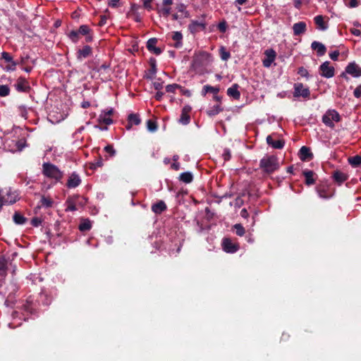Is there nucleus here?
Here are the masks:
<instances>
[{
	"label": "nucleus",
	"mask_w": 361,
	"mask_h": 361,
	"mask_svg": "<svg viewBox=\"0 0 361 361\" xmlns=\"http://www.w3.org/2000/svg\"><path fill=\"white\" fill-rule=\"evenodd\" d=\"M16 90L20 92H28L31 89L29 82L24 78L20 77L14 85Z\"/></svg>",
	"instance_id": "9d476101"
},
{
	"label": "nucleus",
	"mask_w": 361,
	"mask_h": 361,
	"mask_svg": "<svg viewBox=\"0 0 361 361\" xmlns=\"http://www.w3.org/2000/svg\"><path fill=\"white\" fill-rule=\"evenodd\" d=\"M310 91L308 87H304L302 83L297 82L294 84V97H302L307 99L310 97Z\"/></svg>",
	"instance_id": "423d86ee"
},
{
	"label": "nucleus",
	"mask_w": 361,
	"mask_h": 361,
	"mask_svg": "<svg viewBox=\"0 0 361 361\" xmlns=\"http://www.w3.org/2000/svg\"><path fill=\"white\" fill-rule=\"evenodd\" d=\"M345 73L341 74L342 77H346L345 73L352 75L354 78H358L361 76V68L356 64L355 62L350 63L345 68Z\"/></svg>",
	"instance_id": "0eeeda50"
},
{
	"label": "nucleus",
	"mask_w": 361,
	"mask_h": 361,
	"mask_svg": "<svg viewBox=\"0 0 361 361\" xmlns=\"http://www.w3.org/2000/svg\"><path fill=\"white\" fill-rule=\"evenodd\" d=\"M78 32L80 35H87L90 34V29L89 26H87V25H82L80 26Z\"/></svg>",
	"instance_id": "a18cd8bd"
},
{
	"label": "nucleus",
	"mask_w": 361,
	"mask_h": 361,
	"mask_svg": "<svg viewBox=\"0 0 361 361\" xmlns=\"http://www.w3.org/2000/svg\"><path fill=\"white\" fill-rule=\"evenodd\" d=\"M298 73L301 77L306 78L307 79H309L310 77L308 71L304 67H300L298 70Z\"/></svg>",
	"instance_id": "de8ad7c7"
},
{
	"label": "nucleus",
	"mask_w": 361,
	"mask_h": 361,
	"mask_svg": "<svg viewBox=\"0 0 361 361\" xmlns=\"http://www.w3.org/2000/svg\"><path fill=\"white\" fill-rule=\"evenodd\" d=\"M234 228L235 230V233L239 236H243L245 234V228L243 226L240 224H237L234 225Z\"/></svg>",
	"instance_id": "49530a36"
},
{
	"label": "nucleus",
	"mask_w": 361,
	"mask_h": 361,
	"mask_svg": "<svg viewBox=\"0 0 361 361\" xmlns=\"http://www.w3.org/2000/svg\"><path fill=\"white\" fill-rule=\"evenodd\" d=\"M157 42V39L156 38H150L147 42V48L154 54L159 55L162 51L160 48L156 47Z\"/></svg>",
	"instance_id": "aec40b11"
},
{
	"label": "nucleus",
	"mask_w": 361,
	"mask_h": 361,
	"mask_svg": "<svg viewBox=\"0 0 361 361\" xmlns=\"http://www.w3.org/2000/svg\"><path fill=\"white\" fill-rule=\"evenodd\" d=\"M348 161L353 166H358L361 164V157L357 155L350 157Z\"/></svg>",
	"instance_id": "e433bc0d"
},
{
	"label": "nucleus",
	"mask_w": 361,
	"mask_h": 361,
	"mask_svg": "<svg viewBox=\"0 0 361 361\" xmlns=\"http://www.w3.org/2000/svg\"><path fill=\"white\" fill-rule=\"evenodd\" d=\"M128 124L126 126L128 130L131 128L132 125H139L141 122V120L137 114H130L128 118Z\"/></svg>",
	"instance_id": "393cba45"
},
{
	"label": "nucleus",
	"mask_w": 361,
	"mask_h": 361,
	"mask_svg": "<svg viewBox=\"0 0 361 361\" xmlns=\"http://www.w3.org/2000/svg\"><path fill=\"white\" fill-rule=\"evenodd\" d=\"M218 29L221 32H225L227 29V24L226 21L220 22L217 25Z\"/></svg>",
	"instance_id": "4d7b16f0"
},
{
	"label": "nucleus",
	"mask_w": 361,
	"mask_h": 361,
	"mask_svg": "<svg viewBox=\"0 0 361 361\" xmlns=\"http://www.w3.org/2000/svg\"><path fill=\"white\" fill-rule=\"evenodd\" d=\"M147 129L150 132H155L157 129V126L155 122L149 120L147 121Z\"/></svg>",
	"instance_id": "09e8293b"
},
{
	"label": "nucleus",
	"mask_w": 361,
	"mask_h": 361,
	"mask_svg": "<svg viewBox=\"0 0 361 361\" xmlns=\"http://www.w3.org/2000/svg\"><path fill=\"white\" fill-rule=\"evenodd\" d=\"M344 4L349 8H355L358 6L357 0H348V1L344 2Z\"/></svg>",
	"instance_id": "6e6d98bb"
},
{
	"label": "nucleus",
	"mask_w": 361,
	"mask_h": 361,
	"mask_svg": "<svg viewBox=\"0 0 361 361\" xmlns=\"http://www.w3.org/2000/svg\"><path fill=\"white\" fill-rule=\"evenodd\" d=\"M260 169L267 173H272L279 168L277 157L274 155L265 156L259 161Z\"/></svg>",
	"instance_id": "7ed1b4c3"
},
{
	"label": "nucleus",
	"mask_w": 361,
	"mask_h": 361,
	"mask_svg": "<svg viewBox=\"0 0 361 361\" xmlns=\"http://www.w3.org/2000/svg\"><path fill=\"white\" fill-rule=\"evenodd\" d=\"M16 66H17V62L12 61V63H9V64L4 68V70L8 72L13 71L16 70Z\"/></svg>",
	"instance_id": "603ef678"
},
{
	"label": "nucleus",
	"mask_w": 361,
	"mask_h": 361,
	"mask_svg": "<svg viewBox=\"0 0 361 361\" xmlns=\"http://www.w3.org/2000/svg\"><path fill=\"white\" fill-rule=\"evenodd\" d=\"M10 94V88L6 85H0V97H6Z\"/></svg>",
	"instance_id": "37998d69"
},
{
	"label": "nucleus",
	"mask_w": 361,
	"mask_h": 361,
	"mask_svg": "<svg viewBox=\"0 0 361 361\" xmlns=\"http://www.w3.org/2000/svg\"><path fill=\"white\" fill-rule=\"evenodd\" d=\"M18 109L20 116L26 119L27 117V112L30 109L27 108L25 105H20Z\"/></svg>",
	"instance_id": "a19ab883"
},
{
	"label": "nucleus",
	"mask_w": 361,
	"mask_h": 361,
	"mask_svg": "<svg viewBox=\"0 0 361 361\" xmlns=\"http://www.w3.org/2000/svg\"><path fill=\"white\" fill-rule=\"evenodd\" d=\"M171 38L175 41L174 47L179 49L183 46V35L180 32L176 31L171 33Z\"/></svg>",
	"instance_id": "b1692460"
},
{
	"label": "nucleus",
	"mask_w": 361,
	"mask_h": 361,
	"mask_svg": "<svg viewBox=\"0 0 361 361\" xmlns=\"http://www.w3.org/2000/svg\"><path fill=\"white\" fill-rule=\"evenodd\" d=\"M219 54L222 61H226L231 58V54L224 47L219 49Z\"/></svg>",
	"instance_id": "473e14b6"
},
{
	"label": "nucleus",
	"mask_w": 361,
	"mask_h": 361,
	"mask_svg": "<svg viewBox=\"0 0 361 361\" xmlns=\"http://www.w3.org/2000/svg\"><path fill=\"white\" fill-rule=\"evenodd\" d=\"M153 86L154 87L155 90H160L162 89L163 87V82H161V81H155L154 82H153Z\"/></svg>",
	"instance_id": "0e129e2a"
},
{
	"label": "nucleus",
	"mask_w": 361,
	"mask_h": 361,
	"mask_svg": "<svg viewBox=\"0 0 361 361\" xmlns=\"http://www.w3.org/2000/svg\"><path fill=\"white\" fill-rule=\"evenodd\" d=\"M212 62V56L206 51L195 53L192 56V69L197 74L202 75L207 72L208 66Z\"/></svg>",
	"instance_id": "f03ea898"
},
{
	"label": "nucleus",
	"mask_w": 361,
	"mask_h": 361,
	"mask_svg": "<svg viewBox=\"0 0 361 361\" xmlns=\"http://www.w3.org/2000/svg\"><path fill=\"white\" fill-rule=\"evenodd\" d=\"M311 48L317 51L319 56L324 55L326 51V47L322 43L317 41H314L312 43Z\"/></svg>",
	"instance_id": "412c9836"
},
{
	"label": "nucleus",
	"mask_w": 361,
	"mask_h": 361,
	"mask_svg": "<svg viewBox=\"0 0 361 361\" xmlns=\"http://www.w3.org/2000/svg\"><path fill=\"white\" fill-rule=\"evenodd\" d=\"M164 96V92H161L160 90L157 91V92L154 95V98L158 100V101H160L162 97Z\"/></svg>",
	"instance_id": "69168bd1"
},
{
	"label": "nucleus",
	"mask_w": 361,
	"mask_h": 361,
	"mask_svg": "<svg viewBox=\"0 0 361 361\" xmlns=\"http://www.w3.org/2000/svg\"><path fill=\"white\" fill-rule=\"evenodd\" d=\"M13 219L15 224L18 225H23L27 221V219L18 212L13 214Z\"/></svg>",
	"instance_id": "c85d7f7f"
},
{
	"label": "nucleus",
	"mask_w": 361,
	"mask_h": 361,
	"mask_svg": "<svg viewBox=\"0 0 361 361\" xmlns=\"http://www.w3.org/2000/svg\"><path fill=\"white\" fill-rule=\"evenodd\" d=\"M338 56H339V51L338 50H335V51L329 53V57L333 61H337Z\"/></svg>",
	"instance_id": "680f3d73"
},
{
	"label": "nucleus",
	"mask_w": 361,
	"mask_h": 361,
	"mask_svg": "<svg viewBox=\"0 0 361 361\" xmlns=\"http://www.w3.org/2000/svg\"><path fill=\"white\" fill-rule=\"evenodd\" d=\"M2 139L4 148L8 152L15 153L20 152L25 147V140L17 136V130H13L5 135Z\"/></svg>",
	"instance_id": "f257e3e1"
},
{
	"label": "nucleus",
	"mask_w": 361,
	"mask_h": 361,
	"mask_svg": "<svg viewBox=\"0 0 361 361\" xmlns=\"http://www.w3.org/2000/svg\"><path fill=\"white\" fill-rule=\"evenodd\" d=\"M274 135H269L267 137V144L273 147L274 149H281L284 147L285 142L282 140H274L273 139Z\"/></svg>",
	"instance_id": "f3484780"
},
{
	"label": "nucleus",
	"mask_w": 361,
	"mask_h": 361,
	"mask_svg": "<svg viewBox=\"0 0 361 361\" xmlns=\"http://www.w3.org/2000/svg\"><path fill=\"white\" fill-rule=\"evenodd\" d=\"M154 0H142L143 7L147 11L152 10V3Z\"/></svg>",
	"instance_id": "3c124183"
},
{
	"label": "nucleus",
	"mask_w": 361,
	"mask_h": 361,
	"mask_svg": "<svg viewBox=\"0 0 361 361\" xmlns=\"http://www.w3.org/2000/svg\"><path fill=\"white\" fill-rule=\"evenodd\" d=\"M1 59L5 60V61L8 63H12V61H14L13 60L12 56L8 52L6 51H3L1 53Z\"/></svg>",
	"instance_id": "8fccbe9b"
},
{
	"label": "nucleus",
	"mask_w": 361,
	"mask_h": 361,
	"mask_svg": "<svg viewBox=\"0 0 361 361\" xmlns=\"http://www.w3.org/2000/svg\"><path fill=\"white\" fill-rule=\"evenodd\" d=\"M99 121L106 125H110L113 123V120L110 118V116H107L103 111H102L101 114L99 115Z\"/></svg>",
	"instance_id": "72a5a7b5"
},
{
	"label": "nucleus",
	"mask_w": 361,
	"mask_h": 361,
	"mask_svg": "<svg viewBox=\"0 0 361 361\" xmlns=\"http://www.w3.org/2000/svg\"><path fill=\"white\" fill-rule=\"evenodd\" d=\"M190 121V116L188 114H185L181 112L180 117L179 118V123H182L183 125H187Z\"/></svg>",
	"instance_id": "79ce46f5"
},
{
	"label": "nucleus",
	"mask_w": 361,
	"mask_h": 361,
	"mask_svg": "<svg viewBox=\"0 0 361 361\" xmlns=\"http://www.w3.org/2000/svg\"><path fill=\"white\" fill-rule=\"evenodd\" d=\"M319 71L321 75L324 78H331L334 76V68L330 66V63L329 61L324 62L319 66Z\"/></svg>",
	"instance_id": "6e6552de"
},
{
	"label": "nucleus",
	"mask_w": 361,
	"mask_h": 361,
	"mask_svg": "<svg viewBox=\"0 0 361 361\" xmlns=\"http://www.w3.org/2000/svg\"><path fill=\"white\" fill-rule=\"evenodd\" d=\"M265 57L262 61L263 66L265 68H269L275 61L276 53L273 49H269L264 51Z\"/></svg>",
	"instance_id": "9b49d317"
},
{
	"label": "nucleus",
	"mask_w": 361,
	"mask_h": 361,
	"mask_svg": "<svg viewBox=\"0 0 361 361\" xmlns=\"http://www.w3.org/2000/svg\"><path fill=\"white\" fill-rule=\"evenodd\" d=\"M43 174L49 178L55 180L56 182L61 181L63 176V173L54 164L51 163H44L42 165Z\"/></svg>",
	"instance_id": "20e7f679"
},
{
	"label": "nucleus",
	"mask_w": 361,
	"mask_h": 361,
	"mask_svg": "<svg viewBox=\"0 0 361 361\" xmlns=\"http://www.w3.org/2000/svg\"><path fill=\"white\" fill-rule=\"evenodd\" d=\"M79 35L78 30H71L68 36L73 43H77L79 40Z\"/></svg>",
	"instance_id": "4c0bfd02"
},
{
	"label": "nucleus",
	"mask_w": 361,
	"mask_h": 361,
	"mask_svg": "<svg viewBox=\"0 0 361 361\" xmlns=\"http://www.w3.org/2000/svg\"><path fill=\"white\" fill-rule=\"evenodd\" d=\"M3 205L4 204H12L19 199L18 193L16 190H11V188L8 189L6 192V195L2 197Z\"/></svg>",
	"instance_id": "1a4fd4ad"
},
{
	"label": "nucleus",
	"mask_w": 361,
	"mask_h": 361,
	"mask_svg": "<svg viewBox=\"0 0 361 361\" xmlns=\"http://www.w3.org/2000/svg\"><path fill=\"white\" fill-rule=\"evenodd\" d=\"M162 12L164 16H169L171 13V8L169 6H164Z\"/></svg>",
	"instance_id": "338daca9"
},
{
	"label": "nucleus",
	"mask_w": 361,
	"mask_h": 361,
	"mask_svg": "<svg viewBox=\"0 0 361 361\" xmlns=\"http://www.w3.org/2000/svg\"><path fill=\"white\" fill-rule=\"evenodd\" d=\"M206 27V25L203 22H200L198 20H192L191 23L188 25V30L191 33H196L199 31V30H204Z\"/></svg>",
	"instance_id": "6ab92c4d"
},
{
	"label": "nucleus",
	"mask_w": 361,
	"mask_h": 361,
	"mask_svg": "<svg viewBox=\"0 0 361 361\" xmlns=\"http://www.w3.org/2000/svg\"><path fill=\"white\" fill-rule=\"evenodd\" d=\"M104 151L109 153L111 157H114L116 154V150L114 149L112 145H106L104 147Z\"/></svg>",
	"instance_id": "864d4df0"
},
{
	"label": "nucleus",
	"mask_w": 361,
	"mask_h": 361,
	"mask_svg": "<svg viewBox=\"0 0 361 361\" xmlns=\"http://www.w3.org/2000/svg\"><path fill=\"white\" fill-rule=\"evenodd\" d=\"M191 109H192V108H191L190 106L185 105V106H183L181 112L189 114V113L190 112Z\"/></svg>",
	"instance_id": "774afa93"
},
{
	"label": "nucleus",
	"mask_w": 361,
	"mask_h": 361,
	"mask_svg": "<svg viewBox=\"0 0 361 361\" xmlns=\"http://www.w3.org/2000/svg\"><path fill=\"white\" fill-rule=\"evenodd\" d=\"M302 174L307 185H312L315 183L317 175L313 171L305 169L302 171Z\"/></svg>",
	"instance_id": "2eb2a0df"
},
{
	"label": "nucleus",
	"mask_w": 361,
	"mask_h": 361,
	"mask_svg": "<svg viewBox=\"0 0 361 361\" xmlns=\"http://www.w3.org/2000/svg\"><path fill=\"white\" fill-rule=\"evenodd\" d=\"M31 224L35 227H38L42 224V220L38 217L33 218L31 220Z\"/></svg>",
	"instance_id": "052dcab7"
},
{
	"label": "nucleus",
	"mask_w": 361,
	"mask_h": 361,
	"mask_svg": "<svg viewBox=\"0 0 361 361\" xmlns=\"http://www.w3.org/2000/svg\"><path fill=\"white\" fill-rule=\"evenodd\" d=\"M313 157L312 153L310 152L309 147L302 146L300 149V158L301 160L305 161L311 159Z\"/></svg>",
	"instance_id": "bb28decb"
},
{
	"label": "nucleus",
	"mask_w": 361,
	"mask_h": 361,
	"mask_svg": "<svg viewBox=\"0 0 361 361\" xmlns=\"http://www.w3.org/2000/svg\"><path fill=\"white\" fill-rule=\"evenodd\" d=\"M219 92V89L210 85H204L203 87L202 94L205 95L208 92H212L216 94Z\"/></svg>",
	"instance_id": "ea45409f"
},
{
	"label": "nucleus",
	"mask_w": 361,
	"mask_h": 361,
	"mask_svg": "<svg viewBox=\"0 0 361 361\" xmlns=\"http://www.w3.org/2000/svg\"><path fill=\"white\" fill-rule=\"evenodd\" d=\"M224 251L227 253H235L238 250V246L229 238H224L222 241Z\"/></svg>",
	"instance_id": "ddd939ff"
},
{
	"label": "nucleus",
	"mask_w": 361,
	"mask_h": 361,
	"mask_svg": "<svg viewBox=\"0 0 361 361\" xmlns=\"http://www.w3.org/2000/svg\"><path fill=\"white\" fill-rule=\"evenodd\" d=\"M221 111H222V109L220 107V105L216 104V105H214L213 106L210 107L207 110V113L209 116H213L218 114Z\"/></svg>",
	"instance_id": "2f4dec72"
},
{
	"label": "nucleus",
	"mask_w": 361,
	"mask_h": 361,
	"mask_svg": "<svg viewBox=\"0 0 361 361\" xmlns=\"http://www.w3.org/2000/svg\"><path fill=\"white\" fill-rule=\"evenodd\" d=\"M353 95L356 98H360L361 97V84L355 89Z\"/></svg>",
	"instance_id": "e2e57ef3"
},
{
	"label": "nucleus",
	"mask_w": 361,
	"mask_h": 361,
	"mask_svg": "<svg viewBox=\"0 0 361 361\" xmlns=\"http://www.w3.org/2000/svg\"><path fill=\"white\" fill-rule=\"evenodd\" d=\"M176 8L178 12L183 13L185 18L189 17V12L186 10V6L184 4H178Z\"/></svg>",
	"instance_id": "58836bf2"
},
{
	"label": "nucleus",
	"mask_w": 361,
	"mask_h": 361,
	"mask_svg": "<svg viewBox=\"0 0 361 361\" xmlns=\"http://www.w3.org/2000/svg\"><path fill=\"white\" fill-rule=\"evenodd\" d=\"M223 158L224 159V161H228L230 160L231 157V151L229 149H225L224 152H223Z\"/></svg>",
	"instance_id": "13d9d810"
},
{
	"label": "nucleus",
	"mask_w": 361,
	"mask_h": 361,
	"mask_svg": "<svg viewBox=\"0 0 361 361\" xmlns=\"http://www.w3.org/2000/svg\"><path fill=\"white\" fill-rule=\"evenodd\" d=\"M317 192L319 197L323 199H328L332 196V194L329 190V188L324 185H319L317 187Z\"/></svg>",
	"instance_id": "5701e85b"
},
{
	"label": "nucleus",
	"mask_w": 361,
	"mask_h": 361,
	"mask_svg": "<svg viewBox=\"0 0 361 361\" xmlns=\"http://www.w3.org/2000/svg\"><path fill=\"white\" fill-rule=\"evenodd\" d=\"M81 183V178L76 172L71 173L67 180L66 186L68 188H75Z\"/></svg>",
	"instance_id": "f8f14e48"
},
{
	"label": "nucleus",
	"mask_w": 361,
	"mask_h": 361,
	"mask_svg": "<svg viewBox=\"0 0 361 361\" xmlns=\"http://www.w3.org/2000/svg\"><path fill=\"white\" fill-rule=\"evenodd\" d=\"M179 87L180 86L177 84L168 85L166 87V91L167 92H174L176 90L178 89Z\"/></svg>",
	"instance_id": "5fc2aeb1"
},
{
	"label": "nucleus",
	"mask_w": 361,
	"mask_h": 361,
	"mask_svg": "<svg viewBox=\"0 0 361 361\" xmlns=\"http://www.w3.org/2000/svg\"><path fill=\"white\" fill-rule=\"evenodd\" d=\"M193 176L190 172H183L180 175V180L185 183H190L192 181Z\"/></svg>",
	"instance_id": "c756f323"
},
{
	"label": "nucleus",
	"mask_w": 361,
	"mask_h": 361,
	"mask_svg": "<svg viewBox=\"0 0 361 361\" xmlns=\"http://www.w3.org/2000/svg\"><path fill=\"white\" fill-rule=\"evenodd\" d=\"M314 23L317 25V28L322 31H325L328 29L329 25L327 21L324 20L323 16L319 15L314 18Z\"/></svg>",
	"instance_id": "a211bd4d"
},
{
	"label": "nucleus",
	"mask_w": 361,
	"mask_h": 361,
	"mask_svg": "<svg viewBox=\"0 0 361 361\" xmlns=\"http://www.w3.org/2000/svg\"><path fill=\"white\" fill-rule=\"evenodd\" d=\"M40 207H44L46 208L51 207L53 204V201L51 198L47 197L45 196H42L40 200Z\"/></svg>",
	"instance_id": "f704fd0d"
},
{
	"label": "nucleus",
	"mask_w": 361,
	"mask_h": 361,
	"mask_svg": "<svg viewBox=\"0 0 361 361\" xmlns=\"http://www.w3.org/2000/svg\"><path fill=\"white\" fill-rule=\"evenodd\" d=\"M67 203H68V207L66 209L67 211H76L77 210V207L75 206V204L73 203V202L72 200H68L67 201Z\"/></svg>",
	"instance_id": "bf43d9fd"
},
{
	"label": "nucleus",
	"mask_w": 361,
	"mask_h": 361,
	"mask_svg": "<svg viewBox=\"0 0 361 361\" xmlns=\"http://www.w3.org/2000/svg\"><path fill=\"white\" fill-rule=\"evenodd\" d=\"M322 121L326 126L334 128L335 127L334 123L341 121V116L335 109H328L322 116Z\"/></svg>",
	"instance_id": "39448f33"
},
{
	"label": "nucleus",
	"mask_w": 361,
	"mask_h": 361,
	"mask_svg": "<svg viewBox=\"0 0 361 361\" xmlns=\"http://www.w3.org/2000/svg\"><path fill=\"white\" fill-rule=\"evenodd\" d=\"M333 178L338 185H341L346 180L347 176L341 171H336L333 174Z\"/></svg>",
	"instance_id": "cd10ccee"
},
{
	"label": "nucleus",
	"mask_w": 361,
	"mask_h": 361,
	"mask_svg": "<svg viewBox=\"0 0 361 361\" xmlns=\"http://www.w3.org/2000/svg\"><path fill=\"white\" fill-rule=\"evenodd\" d=\"M307 30V24L305 22L300 21L293 25V35L296 36L304 34Z\"/></svg>",
	"instance_id": "dca6fc26"
},
{
	"label": "nucleus",
	"mask_w": 361,
	"mask_h": 361,
	"mask_svg": "<svg viewBox=\"0 0 361 361\" xmlns=\"http://www.w3.org/2000/svg\"><path fill=\"white\" fill-rule=\"evenodd\" d=\"M227 94L235 99H238L240 96V93L238 91V85L237 84H233L231 87H230L227 90Z\"/></svg>",
	"instance_id": "a878e982"
},
{
	"label": "nucleus",
	"mask_w": 361,
	"mask_h": 361,
	"mask_svg": "<svg viewBox=\"0 0 361 361\" xmlns=\"http://www.w3.org/2000/svg\"><path fill=\"white\" fill-rule=\"evenodd\" d=\"M92 228V223L89 219H84L79 225V229L81 231H87Z\"/></svg>",
	"instance_id": "7c9ffc66"
},
{
	"label": "nucleus",
	"mask_w": 361,
	"mask_h": 361,
	"mask_svg": "<svg viewBox=\"0 0 361 361\" xmlns=\"http://www.w3.org/2000/svg\"><path fill=\"white\" fill-rule=\"evenodd\" d=\"M6 272V260L4 258H0V275L4 276Z\"/></svg>",
	"instance_id": "c03bdc74"
},
{
	"label": "nucleus",
	"mask_w": 361,
	"mask_h": 361,
	"mask_svg": "<svg viewBox=\"0 0 361 361\" xmlns=\"http://www.w3.org/2000/svg\"><path fill=\"white\" fill-rule=\"evenodd\" d=\"M92 54V47L89 45H85L82 49L77 51L76 58L78 61H82L83 59L90 56Z\"/></svg>",
	"instance_id": "4468645a"
},
{
	"label": "nucleus",
	"mask_w": 361,
	"mask_h": 361,
	"mask_svg": "<svg viewBox=\"0 0 361 361\" xmlns=\"http://www.w3.org/2000/svg\"><path fill=\"white\" fill-rule=\"evenodd\" d=\"M157 73V68L155 61L151 63V68L149 70L148 73L146 75L147 79H153Z\"/></svg>",
	"instance_id": "c9c22d12"
},
{
	"label": "nucleus",
	"mask_w": 361,
	"mask_h": 361,
	"mask_svg": "<svg viewBox=\"0 0 361 361\" xmlns=\"http://www.w3.org/2000/svg\"><path fill=\"white\" fill-rule=\"evenodd\" d=\"M166 204L163 200H159L152 206V211L156 214H161L163 212L166 210Z\"/></svg>",
	"instance_id": "4be33fe9"
}]
</instances>
